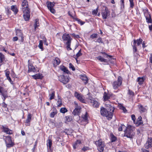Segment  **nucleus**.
Here are the masks:
<instances>
[{"label":"nucleus","instance_id":"obj_52","mask_svg":"<svg viewBox=\"0 0 152 152\" xmlns=\"http://www.w3.org/2000/svg\"><path fill=\"white\" fill-rule=\"evenodd\" d=\"M66 121L68 122H70L72 120V117L70 116H68L66 117Z\"/></svg>","mask_w":152,"mask_h":152},{"label":"nucleus","instance_id":"obj_4","mask_svg":"<svg viewBox=\"0 0 152 152\" xmlns=\"http://www.w3.org/2000/svg\"><path fill=\"white\" fill-rule=\"evenodd\" d=\"M135 134L132 129L131 126H129L126 129V131L125 132L124 136L127 137L132 138L134 136Z\"/></svg>","mask_w":152,"mask_h":152},{"label":"nucleus","instance_id":"obj_31","mask_svg":"<svg viewBox=\"0 0 152 152\" xmlns=\"http://www.w3.org/2000/svg\"><path fill=\"white\" fill-rule=\"evenodd\" d=\"M105 146V145L104 143V144L102 145L101 146L97 148V149L98 151L100 152H103Z\"/></svg>","mask_w":152,"mask_h":152},{"label":"nucleus","instance_id":"obj_17","mask_svg":"<svg viewBox=\"0 0 152 152\" xmlns=\"http://www.w3.org/2000/svg\"><path fill=\"white\" fill-rule=\"evenodd\" d=\"M142 118L141 116L139 117L137 121H134V124H136L137 126H138L140 125L143 124V121H142Z\"/></svg>","mask_w":152,"mask_h":152},{"label":"nucleus","instance_id":"obj_29","mask_svg":"<svg viewBox=\"0 0 152 152\" xmlns=\"http://www.w3.org/2000/svg\"><path fill=\"white\" fill-rule=\"evenodd\" d=\"M32 77L35 79H41L42 78V74H39L33 75L32 76Z\"/></svg>","mask_w":152,"mask_h":152},{"label":"nucleus","instance_id":"obj_53","mask_svg":"<svg viewBox=\"0 0 152 152\" xmlns=\"http://www.w3.org/2000/svg\"><path fill=\"white\" fill-rule=\"evenodd\" d=\"M69 67L70 68L72 69L73 71H75V68L74 66L71 63L69 64Z\"/></svg>","mask_w":152,"mask_h":152},{"label":"nucleus","instance_id":"obj_58","mask_svg":"<svg viewBox=\"0 0 152 152\" xmlns=\"http://www.w3.org/2000/svg\"><path fill=\"white\" fill-rule=\"evenodd\" d=\"M71 35L73 36L75 38H79V36L78 35H76L75 34H72Z\"/></svg>","mask_w":152,"mask_h":152},{"label":"nucleus","instance_id":"obj_63","mask_svg":"<svg viewBox=\"0 0 152 152\" xmlns=\"http://www.w3.org/2000/svg\"><path fill=\"white\" fill-rule=\"evenodd\" d=\"M57 143L58 144V145H60V144L61 145V146H63L64 145V144L62 143V142L61 141H59L58 140L57 141Z\"/></svg>","mask_w":152,"mask_h":152},{"label":"nucleus","instance_id":"obj_6","mask_svg":"<svg viewBox=\"0 0 152 152\" xmlns=\"http://www.w3.org/2000/svg\"><path fill=\"white\" fill-rule=\"evenodd\" d=\"M5 142L7 147L10 148L14 145V143L12 142L11 137L9 136L6 137Z\"/></svg>","mask_w":152,"mask_h":152},{"label":"nucleus","instance_id":"obj_43","mask_svg":"<svg viewBox=\"0 0 152 152\" xmlns=\"http://www.w3.org/2000/svg\"><path fill=\"white\" fill-rule=\"evenodd\" d=\"M38 46L42 50H43V42L42 40H41L39 41V43Z\"/></svg>","mask_w":152,"mask_h":152},{"label":"nucleus","instance_id":"obj_46","mask_svg":"<svg viewBox=\"0 0 152 152\" xmlns=\"http://www.w3.org/2000/svg\"><path fill=\"white\" fill-rule=\"evenodd\" d=\"M130 2V7L131 8H133L134 6V4L133 2V0H129Z\"/></svg>","mask_w":152,"mask_h":152},{"label":"nucleus","instance_id":"obj_55","mask_svg":"<svg viewBox=\"0 0 152 152\" xmlns=\"http://www.w3.org/2000/svg\"><path fill=\"white\" fill-rule=\"evenodd\" d=\"M98 9L97 8L96 10H94L92 12V14L93 15H96L98 12Z\"/></svg>","mask_w":152,"mask_h":152},{"label":"nucleus","instance_id":"obj_56","mask_svg":"<svg viewBox=\"0 0 152 152\" xmlns=\"http://www.w3.org/2000/svg\"><path fill=\"white\" fill-rule=\"evenodd\" d=\"M133 51L134 52H136L137 51V49L136 48V45L134 44L133 45Z\"/></svg>","mask_w":152,"mask_h":152},{"label":"nucleus","instance_id":"obj_57","mask_svg":"<svg viewBox=\"0 0 152 152\" xmlns=\"http://www.w3.org/2000/svg\"><path fill=\"white\" fill-rule=\"evenodd\" d=\"M129 94L131 96H134V92L130 90H129Z\"/></svg>","mask_w":152,"mask_h":152},{"label":"nucleus","instance_id":"obj_30","mask_svg":"<svg viewBox=\"0 0 152 152\" xmlns=\"http://www.w3.org/2000/svg\"><path fill=\"white\" fill-rule=\"evenodd\" d=\"M5 60L4 56L1 53H0V65H1V64Z\"/></svg>","mask_w":152,"mask_h":152},{"label":"nucleus","instance_id":"obj_39","mask_svg":"<svg viewBox=\"0 0 152 152\" xmlns=\"http://www.w3.org/2000/svg\"><path fill=\"white\" fill-rule=\"evenodd\" d=\"M54 111L50 114V117L51 118H53L55 115L57 113V110L56 108H54Z\"/></svg>","mask_w":152,"mask_h":152},{"label":"nucleus","instance_id":"obj_54","mask_svg":"<svg viewBox=\"0 0 152 152\" xmlns=\"http://www.w3.org/2000/svg\"><path fill=\"white\" fill-rule=\"evenodd\" d=\"M120 109L123 110V111L125 113L126 112L127 110L122 105H121L120 107Z\"/></svg>","mask_w":152,"mask_h":152},{"label":"nucleus","instance_id":"obj_19","mask_svg":"<svg viewBox=\"0 0 152 152\" xmlns=\"http://www.w3.org/2000/svg\"><path fill=\"white\" fill-rule=\"evenodd\" d=\"M29 60L28 61V62H29ZM28 71L30 72H35L36 71V70L34 66L32 64H30L28 63Z\"/></svg>","mask_w":152,"mask_h":152},{"label":"nucleus","instance_id":"obj_22","mask_svg":"<svg viewBox=\"0 0 152 152\" xmlns=\"http://www.w3.org/2000/svg\"><path fill=\"white\" fill-rule=\"evenodd\" d=\"M97 59L102 62H104L106 64L108 63V61L107 59L104 58L101 56H99L97 57Z\"/></svg>","mask_w":152,"mask_h":152},{"label":"nucleus","instance_id":"obj_35","mask_svg":"<svg viewBox=\"0 0 152 152\" xmlns=\"http://www.w3.org/2000/svg\"><path fill=\"white\" fill-rule=\"evenodd\" d=\"M148 16H147L146 17L147 22L148 23H151L152 20L150 15L149 14H148Z\"/></svg>","mask_w":152,"mask_h":152},{"label":"nucleus","instance_id":"obj_15","mask_svg":"<svg viewBox=\"0 0 152 152\" xmlns=\"http://www.w3.org/2000/svg\"><path fill=\"white\" fill-rule=\"evenodd\" d=\"M81 107L77 106L74 110L72 114L74 115H78L80 113Z\"/></svg>","mask_w":152,"mask_h":152},{"label":"nucleus","instance_id":"obj_3","mask_svg":"<svg viewBox=\"0 0 152 152\" xmlns=\"http://www.w3.org/2000/svg\"><path fill=\"white\" fill-rule=\"evenodd\" d=\"M62 39L64 41H67L66 44L67 45L66 48L67 50H71L72 49L70 48V46L72 39L69 34H64L62 37Z\"/></svg>","mask_w":152,"mask_h":152},{"label":"nucleus","instance_id":"obj_48","mask_svg":"<svg viewBox=\"0 0 152 152\" xmlns=\"http://www.w3.org/2000/svg\"><path fill=\"white\" fill-rule=\"evenodd\" d=\"M98 34H93L90 35V37L92 39L97 38Z\"/></svg>","mask_w":152,"mask_h":152},{"label":"nucleus","instance_id":"obj_27","mask_svg":"<svg viewBox=\"0 0 152 152\" xmlns=\"http://www.w3.org/2000/svg\"><path fill=\"white\" fill-rule=\"evenodd\" d=\"M11 10L13 11L15 14L17 13L18 12V10L15 5H12L11 6Z\"/></svg>","mask_w":152,"mask_h":152},{"label":"nucleus","instance_id":"obj_21","mask_svg":"<svg viewBox=\"0 0 152 152\" xmlns=\"http://www.w3.org/2000/svg\"><path fill=\"white\" fill-rule=\"evenodd\" d=\"M60 63V59L57 57L55 58V60L53 62V64L54 66H56L57 65H58Z\"/></svg>","mask_w":152,"mask_h":152},{"label":"nucleus","instance_id":"obj_5","mask_svg":"<svg viewBox=\"0 0 152 152\" xmlns=\"http://www.w3.org/2000/svg\"><path fill=\"white\" fill-rule=\"evenodd\" d=\"M122 83V78L120 76L118 77L117 80H116L113 82L112 86L113 88L114 89H117L119 86Z\"/></svg>","mask_w":152,"mask_h":152},{"label":"nucleus","instance_id":"obj_2","mask_svg":"<svg viewBox=\"0 0 152 152\" xmlns=\"http://www.w3.org/2000/svg\"><path fill=\"white\" fill-rule=\"evenodd\" d=\"M21 10L23 13V17L26 21L29 20L30 18V9L28 8V2L26 0H23L21 4Z\"/></svg>","mask_w":152,"mask_h":152},{"label":"nucleus","instance_id":"obj_33","mask_svg":"<svg viewBox=\"0 0 152 152\" xmlns=\"http://www.w3.org/2000/svg\"><path fill=\"white\" fill-rule=\"evenodd\" d=\"M139 106V109L141 112L144 113L146 111V109L143 107L142 105H140Z\"/></svg>","mask_w":152,"mask_h":152},{"label":"nucleus","instance_id":"obj_51","mask_svg":"<svg viewBox=\"0 0 152 152\" xmlns=\"http://www.w3.org/2000/svg\"><path fill=\"white\" fill-rule=\"evenodd\" d=\"M144 146L145 148L147 149H148L149 148L151 147V146H150L149 144L148 143V142L147 141L145 144Z\"/></svg>","mask_w":152,"mask_h":152},{"label":"nucleus","instance_id":"obj_64","mask_svg":"<svg viewBox=\"0 0 152 152\" xmlns=\"http://www.w3.org/2000/svg\"><path fill=\"white\" fill-rule=\"evenodd\" d=\"M147 141L152 142V138L148 137V140Z\"/></svg>","mask_w":152,"mask_h":152},{"label":"nucleus","instance_id":"obj_36","mask_svg":"<svg viewBox=\"0 0 152 152\" xmlns=\"http://www.w3.org/2000/svg\"><path fill=\"white\" fill-rule=\"evenodd\" d=\"M110 136L111 142H114L116 140V137L112 133L110 134Z\"/></svg>","mask_w":152,"mask_h":152},{"label":"nucleus","instance_id":"obj_7","mask_svg":"<svg viewBox=\"0 0 152 152\" xmlns=\"http://www.w3.org/2000/svg\"><path fill=\"white\" fill-rule=\"evenodd\" d=\"M55 4V3L54 2H51L48 1H47L46 3L48 9L50 10V12L53 14L55 13V10L53 8Z\"/></svg>","mask_w":152,"mask_h":152},{"label":"nucleus","instance_id":"obj_25","mask_svg":"<svg viewBox=\"0 0 152 152\" xmlns=\"http://www.w3.org/2000/svg\"><path fill=\"white\" fill-rule=\"evenodd\" d=\"M142 40L141 39H139L137 40H134V44L136 45V44H137V46H139L142 42Z\"/></svg>","mask_w":152,"mask_h":152},{"label":"nucleus","instance_id":"obj_40","mask_svg":"<svg viewBox=\"0 0 152 152\" xmlns=\"http://www.w3.org/2000/svg\"><path fill=\"white\" fill-rule=\"evenodd\" d=\"M35 29L36 30V28L39 26V19H36L35 20V23L34 24Z\"/></svg>","mask_w":152,"mask_h":152},{"label":"nucleus","instance_id":"obj_12","mask_svg":"<svg viewBox=\"0 0 152 152\" xmlns=\"http://www.w3.org/2000/svg\"><path fill=\"white\" fill-rule=\"evenodd\" d=\"M82 120L80 121V123L83 125H85L88 123V113H86V114L82 115Z\"/></svg>","mask_w":152,"mask_h":152},{"label":"nucleus","instance_id":"obj_14","mask_svg":"<svg viewBox=\"0 0 152 152\" xmlns=\"http://www.w3.org/2000/svg\"><path fill=\"white\" fill-rule=\"evenodd\" d=\"M16 35L19 37L20 38V40L21 42H23L24 40L23 37V34L21 30L18 29L16 30Z\"/></svg>","mask_w":152,"mask_h":152},{"label":"nucleus","instance_id":"obj_47","mask_svg":"<svg viewBox=\"0 0 152 152\" xmlns=\"http://www.w3.org/2000/svg\"><path fill=\"white\" fill-rule=\"evenodd\" d=\"M120 2L121 8L122 9H124V0H121Z\"/></svg>","mask_w":152,"mask_h":152},{"label":"nucleus","instance_id":"obj_8","mask_svg":"<svg viewBox=\"0 0 152 152\" xmlns=\"http://www.w3.org/2000/svg\"><path fill=\"white\" fill-rule=\"evenodd\" d=\"M58 79L60 81L64 84L67 83L69 80L67 76H65L64 75H61L58 76Z\"/></svg>","mask_w":152,"mask_h":152},{"label":"nucleus","instance_id":"obj_1","mask_svg":"<svg viewBox=\"0 0 152 152\" xmlns=\"http://www.w3.org/2000/svg\"><path fill=\"white\" fill-rule=\"evenodd\" d=\"M109 103V101L106 102L105 104L106 107H107V109L103 107L101 108L100 113L103 116L106 117L108 119L110 120L112 118L114 108L111 104L107 103Z\"/></svg>","mask_w":152,"mask_h":152},{"label":"nucleus","instance_id":"obj_20","mask_svg":"<svg viewBox=\"0 0 152 152\" xmlns=\"http://www.w3.org/2000/svg\"><path fill=\"white\" fill-rule=\"evenodd\" d=\"M31 116L30 113H29L28 115L26 121V123L27 124V126H30V123L31 120Z\"/></svg>","mask_w":152,"mask_h":152},{"label":"nucleus","instance_id":"obj_32","mask_svg":"<svg viewBox=\"0 0 152 152\" xmlns=\"http://www.w3.org/2000/svg\"><path fill=\"white\" fill-rule=\"evenodd\" d=\"M110 96H109L108 94L106 93V92H105L104 93L103 98L104 99L105 101H107L110 98Z\"/></svg>","mask_w":152,"mask_h":152},{"label":"nucleus","instance_id":"obj_23","mask_svg":"<svg viewBox=\"0 0 152 152\" xmlns=\"http://www.w3.org/2000/svg\"><path fill=\"white\" fill-rule=\"evenodd\" d=\"M104 144V142H103L101 140L96 141L95 142V144L96 145L97 148H98L100 146H101L102 145Z\"/></svg>","mask_w":152,"mask_h":152},{"label":"nucleus","instance_id":"obj_18","mask_svg":"<svg viewBox=\"0 0 152 152\" xmlns=\"http://www.w3.org/2000/svg\"><path fill=\"white\" fill-rule=\"evenodd\" d=\"M145 79V76H143L141 77H138L137 81V82H138V84L139 85H141L143 83V82Z\"/></svg>","mask_w":152,"mask_h":152},{"label":"nucleus","instance_id":"obj_11","mask_svg":"<svg viewBox=\"0 0 152 152\" xmlns=\"http://www.w3.org/2000/svg\"><path fill=\"white\" fill-rule=\"evenodd\" d=\"M0 95L4 97L3 101H4L6 98L8 97L7 91L5 90L4 88L0 86Z\"/></svg>","mask_w":152,"mask_h":152},{"label":"nucleus","instance_id":"obj_9","mask_svg":"<svg viewBox=\"0 0 152 152\" xmlns=\"http://www.w3.org/2000/svg\"><path fill=\"white\" fill-rule=\"evenodd\" d=\"M88 102L93 103V106L94 107H98L99 104L94 99H93L92 97L90 96L88 98Z\"/></svg>","mask_w":152,"mask_h":152},{"label":"nucleus","instance_id":"obj_28","mask_svg":"<svg viewBox=\"0 0 152 152\" xmlns=\"http://www.w3.org/2000/svg\"><path fill=\"white\" fill-rule=\"evenodd\" d=\"M60 69L61 70L67 74H68L69 72L66 68L63 66H60Z\"/></svg>","mask_w":152,"mask_h":152},{"label":"nucleus","instance_id":"obj_16","mask_svg":"<svg viewBox=\"0 0 152 152\" xmlns=\"http://www.w3.org/2000/svg\"><path fill=\"white\" fill-rule=\"evenodd\" d=\"M75 96L80 102H83L84 100L81 95L79 94L77 92H75L74 94Z\"/></svg>","mask_w":152,"mask_h":152},{"label":"nucleus","instance_id":"obj_62","mask_svg":"<svg viewBox=\"0 0 152 152\" xmlns=\"http://www.w3.org/2000/svg\"><path fill=\"white\" fill-rule=\"evenodd\" d=\"M18 37H13V41H16L18 40Z\"/></svg>","mask_w":152,"mask_h":152},{"label":"nucleus","instance_id":"obj_10","mask_svg":"<svg viewBox=\"0 0 152 152\" xmlns=\"http://www.w3.org/2000/svg\"><path fill=\"white\" fill-rule=\"evenodd\" d=\"M101 14L104 19H106L107 17L109 16L110 14L109 12L107 7H106L104 10H103L102 11Z\"/></svg>","mask_w":152,"mask_h":152},{"label":"nucleus","instance_id":"obj_24","mask_svg":"<svg viewBox=\"0 0 152 152\" xmlns=\"http://www.w3.org/2000/svg\"><path fill=\"white\" fill-rule=\"evenodd\" d=\"M80 78L81 80L84 81L85 84H86L88 83V78L86 75L81 76Z\"/></svg>","mask_w":152,"mask_h":152},{"label":"nucleus","instance_id":"obj_45","mask_svg":"<svg viewBox=\"0 0 152 152\" xmlns=\"http://www.w3.org/2000/svg\"><path fill=\"white\" fill-rule=\"evenodd\" d=\"M57 106L58 107H61L62 105V103L61 99L59 98L58 99V100L57 101Z\"/></svg>","mask_w":152,"mask_h":152},{"label":"nucleus","instance_id":"obj_42","mask_svg":"<svg viewBox=\"0 0 152 152\" xmlns=\"http://www.w3.org/2000/svg\"><path fill=\"white\" fill-rule=\"evenodd\" d=\"M75 20L77 21L78 23L80 24L81 25H83L85 23V22H83L81 20L77 18H75Z\"/></svg>","mask_w":152,"mask_h":152},{"label":"nucleus","instance_id":"obj_41","mask_svg":"<svg viewBox=\"0 0 152 152\" xmlns=\"http://www.w3.org/2000/svg\"><path fill=\"white\" fill-rule=\"evenodd\" d=\"M126 128L124 125L121 124L119 126L118 130L119 131H122L123 129H126Z\"/></svg>","mask_w":152,"mask_h":152},{"label":"nucleus","instance_id":"obj_44","mask_svg":"<svg viewBox=\"0 0 152 152\" xmlns=\"http://www.w3.org/2000/svg\"><path fill=\"white\" fill-rule=\"evenodd\" d=\"M67 111V109L66 108H61L60 110V112L63 113H65Z\"/></svg>","mask_w":152,"mask_h":152},{"label":"nucleus","instance_id":"obj_59","mask_svg":"<svg viewBox=\"0 0 152 152\" xmlns=\"http://www.w3.org/2000/svg\"><path fill=\"white\" fill-rule=\"evenodd\" d=\"M89 150V148L88 147H83L82 150L85 151L87 150Z\"/></svg>","mask_w":152,"mask_h":152},{"label":"nucleus","instance_id":"obj_37","mask_svg":"<svg viewBox=\"0 0 152 152\" xmlns=\"http://www.w3.org/2000/svg\"><path fill=\"white\" fill-rule=\"evenodd\" d=\"M55 92L54 91H53L51 93L49 94V96H50L49 99L50 100H51L52 99H53L55 97Z\"/></svg>","mask_w":152,"mask_h":152},{"label":"nucleus","instance_id":"obj_60","mask_svg":"<svg viewBox=\"0 0 152 152\" xmlns=\"http://www.w3.org/2000/svg\"><path fill=\"white\" fill-rule=\"evenodd\" d=\"M131 117L133 121L134 122V121H135L136 120V118L135 115H131Z\"/></svg>","mask_w":152,"mask_h":152},{"label":"nucleus","instance_id":"obj_50","mask_svg":"<svg viewBox=\"0 0 152 152\" xmlns=\"http://www.w3.org/2000/svg\"><path fill=\"white\" fill-rule=\"evenodd\" d=\"M95 42L99 43H103V42L102 40V38L101 37H99V38L97 39V40L95 41Z\"/></svg>","mask_w":152,"mask_h":152},{"label":"nucleus","instance_id":"obj_61","mask_svg":"<svg viewBox=\"0 0 152 152\" xmlns=\"http://www.w3.org/2000/svg\"><path fill=\"white\" fill-rule=\"evenodd\" d=\"M5 72V75L6 76H8L9 75L10 72L9 71H7V70L4 71Z\"/></svg>","mask_w":152,"mask_h":152},{"label":"nucleus","instance_id":"obj_38","mask_svg":"<svg viewBox=\"0 0 152 152\" xmlns=\"http://www.w3.org/2000/svg\"><path fill=\"white\" fill-rule=\"evenodd\" d=\"M101 53H102V54L105 55V57L108 58V57H109L110 58V59H109V60L113 59V58H112V56H111L107 54L105 52H101Z\"/></svg>","mask_w":152,"mask_h":152},{"label":"nucleus","instance_id":"obj_13","mask_svg":"<svg viewBox=\"0 0 152 152\" xmlns=\"http://www.w3.org/2000/svg\"><path fill=\"white\" fill-rule=\"evenodd\" d=\"M81 144V141L80 140H77L73 144V147L74 149H79V147Z\"/></svg>","mask_w":152,"mask_h":152},{"label":"nucleus","instance_id":"obj_34","mask_svg":"<svg viewBox=\"0 0 152 152\" xmlns=\"http://www.w3.org/2000/svg\"><path fill=\"white\" fill-rule=\"evenodd\" d=\"M47 146L48 147H49L50 149L52 145V141L50 139H49L47 140Z\"/></svg>","mask_w":152,"mask_h":152},{"label":"nucleus","instance_id":"obj_26","mask_svg":"<svg viewBox=\"0 0 152 152\" xmlns=\"http://www.w3.org/2000/svg\"><path fill=\"white\" fill-rule=\"evenodd\" d=\"M3 130L4 132L7 134H12V131L8 128L4 127Z\"/></svg>","mask_w":152,"mask_h":152},{"label":"nucleus","instance_id":"obj_49","mask_svg":"<svg viewBox=\"0 0 152 152\" xmlns=\"http://www.w3.org/2000/svg\"><path fill=\"white\" fill-rule=\"evenodd\" d=\"M81 49H80L78 52L76 54V57L78 58L79 57L82 55V54L81 53Z\"/></svg>","mask_w":152,"mask_h":152}]
</instances>
